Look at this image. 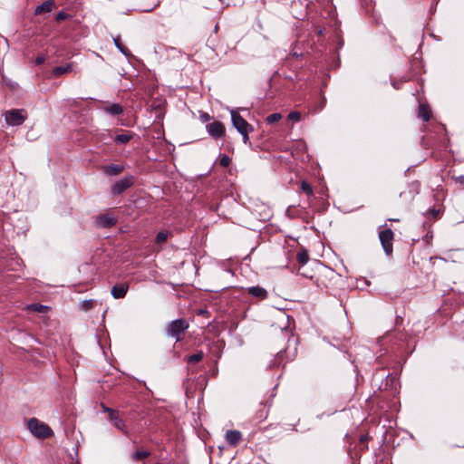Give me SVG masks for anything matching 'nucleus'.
Masks as SVG:
<instances>
[{
    "label": "nucleus",
    "instance_id": "nucleus-1",
    "mask_svg": "<svg viewBox=\"0 0 464 464\" xmlns=\"http://www.w3.org/2000/svg\"><path fill=\"white\" fill-rule=\"evenodd\" d=\"M188 328V321L186 318H179L169 322L165 330L168 336L175 338L176 342H181Z\"/></svg>",
    "mask_w": 464,
    "mask_h": 464
},
{
    "label": "nucleus",
    "instance_id": "nucleus-2",
    "mask_svg": "<svg viewBox=\"0 0 464 464\" xmlns=\"http://www.w3.org/2000/svg\"><path fill=\"white\" fill-rule=\"evenodd\" d=\"M27 428L38 439H48L53 436V430L36 418H31L28 420Z\"/></svg>",
    "mask_w": 464,
    "mask_h": 464
},
{
    "label": "nucleus",
    "instance_id": "nucleus-3",
    "mask_svg": "<svg viewBox=\"0 0 464 464\" xmlns=\"http://www.w3.org/2000/svg\"><path fill=\"white\" fill-rule=\"evenodd\" d=\"M379 239L387 256H392L393 252L394 233L391 228H386L379 232Z\"/></svg>",
    "mask_w": 464,
    "mask_h": 464
},
{
    "label": "nucleus",
    "instance_id": "nucleus-4",
    "mask_svg": "<svg viewBox=\"0 0 464 464\" xmlns=\"http://www.w3.org/2000/svg\"><path fill=\"white\" fill-rule=\"evenodd\" d=\"M27 115L24 110L12 109L5 112V119L8 125L20 126L22 125Z\"/></svg>",
    "mask_w": 464,
    "mask_h": 464
},
{
    "label": "nucleus",
    "instance_id": "nucleus-5",
    "mask_svg": "<svg viewBox=\"0 0 464 464\" xmlns=\"http://www.w3.org/2000/svg\"><path fill=\"white\" fill-rule=\"evenodd\" d=\"M135 182V178L128 175L123 179L116 181L111 188V192L113 196H119L125 192L128 188L132 187Z\"/></svg>",
    "mask_w": 464,
    "mask_h": 464
},
{
    "label": "nucleus",
    "instance_id": "nucleus-6",
    "mask_svg": "<svg viewBox=\"0 0 464 464\" xmlns=\"http://www.w3.org/2000/svg\"><path fill=\"white\" fill-rule=\"evenodd\" d=\"M231 121L233 126L238 132L245 130H254V127L249 124L237 111H231Z\"/></svg>",
    "mask_w": 464,
    "mask_h": 464
},
{
    "label": "nucleus",
    "instance_id": "nucleus-7",
    "mask_svg": "<svg viewBox=\"0 0 464 464\" xmlns=\"http://www.w3.org/2000/svg\"><path fill=\"white\" fill-rule=\"evenodd\" d=\"M118 222V218L112 213L100 214L96 217L95 224L101 228H110L114 227Z\"/></svg>",
    "mask_w": 464,
    "mask_h": 464
},
{
    "label": "nucleus",
    "instance_id": "nucleus-8",
    "mask_svg": "<svg viewBox=\"0 0 464 464\" xmlns=\"http://www.w3.org/2000/svg\"><path fill=\"white\" fill-rule=\"evenodd\" d=\"M206 129L208 134L214 139L222 138L226 134V127L219 121H215L211 123L207 124Z\"/></svg>",
    "mask_w": 464,
    "mask_h": 464
},
{
    "label": "nucleus",
    "instance_id": "nucleus-9",
    "mask_svg": "<svg viewBox=\"0 0 464 464\" xmlns=\"http://www.w3.org/2000/svg\"><path fill=\"white\" fill-rule=\"evenodd\" d=\"M102 408L104 412L108 413L109 419L113 422L114 426L118 430H124L126 426L123 420L120 418L119 411L105 406L103 403H102Z\"/></svg>",
    "mask_w": 464,
    "mask_h": 464
},
{
    "label": "nucleus",
    "instance_id": "nucleus-10",
    "mask_svg": "<svg viewBox=\"0 0 464 464\" xmlns=\"http://www.w3.org/2000/svg\"><path fill=\"white\" fill-rule=\"evenodd\" d=\"M101 169L106 176H118L124 170V166L120 164H108L101 167Z\"/></svg>",
    "mask_w": 464,
    "mask_h": 464
},
{
    "label": "nucleus",
    "instance_id": "nucleus-11",
    "mask_svg": "<svg viewBox=\"0 0 464 464\" xmlns=\"http://www.w3.org/2000/svg\"><path fill=\"white\" fill-rule=\"evenodd\" d=\"M128 289V283L116 284L115 285L112 286L111 294L115 299H121L126 295Z\"/></svg>",
    "mask_w": 464,
    "mask_h": 464
},
{
    "label": "nucleus",
    "instance_id": "nucleus-12",
    "mask_svg": "<svg viewBox=\"0 0 464 464\" xmlns=\"http://www.w3.org/2000/svg\"><path fill=\"white\" fill-rule=\"evenodd\" d=\"M246 291L251 296L259 300H265L268 296L267 291L259 285L248 287Z\"/></svg>",
    "mask_w": 464,
    "mask_h": 464
},
{
    "label": "nucleus",
    "instance_id": "nucleus-13",
    "mask_svg": "<svg viewBox=\"0 0 464 464\" xmlns=\"http://www.w3.org/2000/svg\"><path fill=\"white\" fill-rule=\"evenodd\" d=\"M56 7L54 0H47L39 5L35 10L34 14L39 15L44 13H50Z\"/></svg>",
    "mask_w": 464,
    "mask_h": 464
},
{
    "label": "nucleus",
    "instance_id": "nucleus-14",
    "mask_svg": "<svg viewBox=\"0 0 464 464\" xmlns=\"http://www.w3.org/2000/svg\"><path fill=\"white\" fill-rule=\"evenodd\" d=\"M104 112L112 116H119L123 113V108L119 103L107 104L101 108Z\"/></svg>",
    "mask_w": 464,
    "mask_h": 464
},
{
    "label": "nucleus",
    "instance_id": "nucleus-15",
    "mask_svg": "<svg viewBox=\"0 0 464 464\" xmlns=\"http://www.w3.org/2000/svg\"><path fill=\"white\" fill-rule=\"evenodd\" d=\"M226 440L231 446H237L242 440V434L239 430H227Z\"/></svg>",
    "mask_w": 464,
    "mask_h": 464
},
{
    "label": "nucleus",
    "instance_id": "nucleus-16",
    "mask_svg": "<svg viewBox=\"0 0 464 464\" xmlns=\"http://www.w3.org/2000/svg\"><path fill=\"white\" fill-rule=\"evenodd\" d=\"M72 69H73V63H69L63 66L53 67L52 70V74L54 77H61L62 75H63L65 73H69V72H72Z\"/></svg>",
    "mask_w": 464,
    "mask_h": 464
},
{
    "label": "nucleus",
    "instance_id": "nucleus-17",
    "mask_svg": "<svg viewBox=\"0 0 464 464\" xmlns=\"http://www.w3.org/2000/svg\"><path fill=\"white\" fill-rule=\"evenodd\" d=\"M418 117L424 121H429L431 118V110L427 103H420L418 110Z\"/></svg>",
    "mask_w": 464,
    "mask_h": 464
},
{
    "label": "nucleus",
    "instance_id": "nucleus-18",
    "mask_svg": "<svg viewBox=\"0 0 464 464\" xmlns=\"http://www.w3.org/2000/svg\"><path fill=\"white\" fill-rule=\"evenodd\" d=\"M133 137V133L130 131H126L125 133L118 134L114 137V141L117 144H125L128 143Z\"/></svg>",
    "mask_w": 464,
    "mask_h": 464
},
{
    "label": "nucleus",
    "instance_id": "nucleus-19",
    "mask_svg": "<svg viewBox=\"0 0 464 464\" xmlns=\"http://www.w3.org/2000/svg\"><path fill=\"white\" fill-rule=\"evenodd\" d=\"M296 260L298 264L304 266L309 260V254L305 248H301L296 254Z\"/></svg>",
    "mask_w": 464,
    "mask_h": 464
},
{
    "label": "nucleus",
    "instance_id": "nucleus-20",
    "mask_svg": "<svg viewBox=\"0 0 464 464\" xmlns=\"http://www.w3.org/2000/svg\"><path fill=\"white\" fill-rule=\"evenodd\" d=\"M204 357V353L202 351H198V353L191 354L187 357V362L188 364H196L199 362Z\"/></svg>",
    "mask_w": 464,
    "mask_h": 464
},
{
    "label": "nucleus",
    "instance_id": "nucleus-21",
    "mask_svg": "<svg viewBox=\"0 0 464 464\" xmlns=\"http://www.w3.org/2000/svg\"><path fill=\"white\" fill-rule=\"evenodd\" d=\"M442 214L441 208H431L427 211V217L429 219L438 220L440 218Z\"/></svg>",
    "mask_w": 464,
    "mask_h": 464
},
{
    "label": "nucleus",
    "instance_id": "nucleus-22",
    "mask_svg": "<svg viewBox=\"0 0 464 464\" xmlns=\"http://www.w3.org/2000/svg\"><path fill=\"white\" fill-rule=\"evenodd\" d=\"M170 233L167 230L160 231L155 237V243L160 245L165 243Z\"/></svg>",
    "mask_w": 464,
    "mask_h": 464
},
{
    "label": "nucleus",
    "instance_id": "nucleus-23",
    "mask_svg": "<svg viewBox=\"0 0 464 464\" xmlns=\"http://www.w3.org/2000/svg\"><path fill=\"white\" fill-rule=\"evenodd\" d=\"M150 455V451L146 450H138L132 455V459L135 461H140Z\"/></svg>",
    "mask_w": 464,
    "mask_h": 464
},
{
    "label": "nucleus",
    "instance_id": "nucleus-24",
    "mask_svg": "<svg viewBox=\"0 0 464 464\" xmlns=\"http://www.w3.org/2000/svg\"><path fill=\"white\" fill-rule=\"evenodd\" d=\"M301 189L303 192H304L308 197H311L314 195V191H313V188L312 186L306 182V181H302L301 183Z\"/></svg>",
    "mask_w": 464,
    "mask_h": 464
},
{
    "label": "nucleus",
    "instance_id": "nucleus-25",
    "mask_svg": "<svg viewBox=\"0 0 464 464\" xmlns=\"http://www.w3.org/2000/svg\"><path fill=\"white\" fill-rule=\"evenodd\" d=\"M282 119V115L281 113H272L270 115H268L266 119V122L268 124H274L277 121H279L280 120Z\"/></svg>",
    "mask_w": 464,
    "mask_h": 464
},
{
    "label": "nucleus",
    "instance_id": "nucleus-26",
    "mask_svg": "<svg viewBox=\"0 0 464 464\" xmlns=\"http://www.w3.org/2000/svg\"><path fill=\"white\" fill-rule=\"evenodd\" d=\"M115 45L118 47V49L124 54L129 53V49L121 43L120 36L114 38Z\"/></svg>",
    "mask_w": 464,
    "mask_h": 464
},
{
    "label": "nucleus",
    "instance_id": "nucleus-27",
    "mask_svg": "<svg viewBox=\"0 0 464 464\" xmlns=\"http://www.w3.org/2000/svg\"><path fill=\"white\" fill-rule=\"evenodd\" d=\"M95 302L93 300H84L81 304V308L83 311H89L94 307Z\"/></svg>",
    "mask_w": 464,
    "mask_h": 464
},
{
    "label": "nucleus",
    "instance_id": "nucleus-28",
    "mask_svg": "<svg viewBox=\"0 0 464 464\" xmlns=\"http://www.w3.org/2000/svg\"><path fill=\"white\" fill-rule=\"evenodd\" d=\"M29 309L38 312V313H44L48 309L47 306L40 304H33L29 306Z\"/></svg>",
    "mask_w": 464,
    "mask_h": 464
},
{
    "label": "nucleus",
    "instance_id": "nucleus-29",
    "mask_svg": "<svg viewBox=\"0 0 464 464\" xmlns=\"http://www.w3.org/2000/svg\"><path fill=\"white\" fill-rule=\"evenodd\" d=\"M231 163V159L226 155V154H223L220 156V159H219V164L220 166L224 167V168H227Z\"/></svg>",
    "mask_w": 464,
    "mask_h": 464
},
{
    "label": "nucleus",
    "instance_id": "nucleus-30",
    "mask_svg": "<svg viewBox=\"0 0 464 464\" xmlns=\"http://www.w3.org/2000/svg\"><path fill=\"white\" fill-rule=\"evenodd\" d=\"M287 118L289 121L297 122L301 120V113L299 111H294L288 114Z\"/></svg>",
    "mask_w": 464,
    "mask_h": 464
},
{
    "label": "nucleus",
    "instance_id": "nucleus-31",
    "mask_svg": "<svg viewBox=\"0 0 464 464\" xmlns=\"http://www.w3.org/2000/svg\"><path fill=\"white\" fill-rule=\"evenodd\" d=\"M70 17H71V14H69L63 12V11H60L56 14L55 20H56L57 23H61L62 21L66 20V19H68Z\"/></svg>",
    "mask_w": 464,
    "mask_h": 464
},
{
    "label": "nucleus",
    "instance_id": "nucleus-32",
    "mask_svg": "<svg viewBox=\"0 0 464 464\" xmlns=\"http://www.w3.org/2000/svg\"><path fill=\"white\" fill-rule=\"evenodd\" d=\"M253 130H245V131L239 132L242 135L243 142L245 144H250V140H249V136L248 135Z\"/></svg>",
    "mask_w": 464,
    "mask_h": 464
},
{
    "label": "nucleus",
    "instance_id": "nucleus-33",
    "mask_svg": "<svg viewBox=\"0 0 464 464\" xmlns=\"http://www.w3.org/2000/svg\"><path fill=\"white\" fill-rule=\"evenodd\" d=\"M198 315H202L204 317L208 318L210 316V313L207 309H198L197 311Z\"/></svg>",
    "mask_w": 464,
    "mask_h": 464
},
{
    "label": "nucleus",
    "instance_id": "nucleus-34",
    "mask_svg": "<svg viewBox=\"0 0 464 464\" xmlns=\"http://www.w3.org/2000/svg\"><path fill=\"white\" fill-rule=\"evenodd\" d=\"M200 120H201L202 121L206 122V121H210V120H211V116H210L208 113L204 112V113H202V114L200 115Z\"/></svg>",
    "mask_w": 464,
    "mask_h": 464
},
{
    "label": "nucleus",
    "instance_id": "nucleus-35",
    "mask_svg": "<svg viewBox=\"0 0 464 464\" xmlns=\"http://www.w3.org/2000/svg\"><path fill=\"white\" fill-rule=\"evenodd\" d=\"M45 62V57L43 55L37 56L35 59L36 64H43Z\"/></svg>",
    "mask_w": 464,
    "mask_h": 464
},
{
    "label": "nucleus",
    "instance_id": "nucleus-36",
    "mask_svg": "<svg viewBox=\"0 0 464 464\" xmlns=\"http://www.w3.org/2000/svg\"><path fill=\"white\" fill-rule=\"evenodd\" d=\"M457 182H459L461 185H464V175L459 176L456 178Z\"/></svg>",
    "mask_w": 464,
    "mask_h": 464
},
{
    "label": "nucleus",
    "instance_id": "nucleus-37",
    "mask_svg": "<svg viewBox=\"0 0 464 464\" xmlns=\"http://www.w3.org/2000/svg\"><path fill=\"white\" fill-rule=\"evenodd\" d=\"M367 440H368L367 436H362V437L361 438V442H362V443H364Z\"/></svg>",
    "mask_w": 464,
    "mask_h": 464
},
{
    "label": "nucleus",
    "instance_id": "nucleus-38",
    "mask_svg": "<svg viewBox=\"0 0 464 464\" xmlns=\"http://www.w3.org/2000/svg\"><path fill=\"white\" fill-rule=\"evenodd\" d=\"M281 356H282V354H281V352H280V353H278L277 359H278L279 357H281Z\"/></svg>",
    "mask_w": 464,
    "mask_h": 464
}]
</instances>
